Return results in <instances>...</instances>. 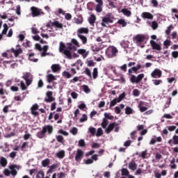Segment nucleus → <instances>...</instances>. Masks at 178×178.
Masks as SVG:
<instances>
[{
  "mask_svg": "<svg viewBox=\"0 0 178 178\" xmlns=\"http://www.w3.org/2000/svg\"><path fill=\"white\" fill-rule=\"evenodd\" d=\"M77 52L79 55H82L83 59H86L88 56V54H90L89 51H86L84 49H79Z\"/></svg>",
  "mask_w": 178,
  "mask_h": 178,
  "instance_id": "16",
  "label": "nucleus"
},
{
  "mask_svg": "<svg viewBox=\"0 0 178 178\" xmlns=\"http://www.w3.org/2000/svg\"><path fill=\"white\" fill-rule=\"evenodd\" d=\"M152 77L154 79H160L162 77V71L159 69H155L151 74Z\"/></svg>",
  "mask_w": 178,
  "mask_h": 178,
  "instance_id": "7",
  "label": "nucleus"
},
{
  "mask_svg": "<svg viewBox=\"0 0 178 178\" xmlns=\"http://www.w3.org/2000/svg\"><path fill=\"white\" fill-rule=\"evenodd\" d=\"M108 23H113V20H112L109 17H103L102 22V27H106V24H108Z\"/></svg>",
  "mask_w": 178,
  "mask_h": 178,
  "instance_id": "13",
  "label": "nucleus"
},
{
  "mask_svg": "<svg viewBox=\"0 0 178 178\" xmlns=\"http://www.w3.org/2000/svg\"><path fill=\"white\" fill-rule=\"evenodd\" d=\"M91 49L92 52H99L100 51L99 47H97V46H92Z\"/></svg>",
  "mask_w": 178,
  "mask_h": 178,
  "instance_id": "61",
  "label": "nucleus"
},
{
  "mask_svg": "<svg viewBox=\"0 0 178 178\" xmlns=\"http://www.w3.org/2000/svg\"><path fill=\"white\" fill-rule=\"evenodd\" d=\"M97 131V129L95 127H90L89 128V132L92 134V136H95V133Z\"/></svg>",
  "mask_w": 178,
  "mask_h": 178,
  "instance_id": "57",
  "label": "nucleus"
},
{
  "mask_svg": "<svg viewBox=\"0 0 178 178\" xmlns=\"http://www.w3.org/2000/svg\"><path fill=\"white\" fill-rule=\"evenodd\" d=\"M38 109V104H35L32 106L31 108V113L33 115V116H38V112L36 111Z\"/></svg>",
  "mask_w": 178,
  "mask_h": 178,
  "instance_id": "18",
  "label": "nucleus"
},
{
  "mask_svg": "<svg viewBox=\"0 0 178 178\" xmlns=\"http://www.w3.org/2000/svg\"><path fill=\"white\" fill-rule=\"evenodd\" d=\"M74 22L76 24H83V17L81 15H79V18H74Z\"/></svg>",
  "mask_w": 178,
  "mask_h": 178,
  "instance_id": "30",
  "label": "nucleus"
},
{
  "mask_svg": "<svg viewBox=\"0 0 178 178\" xmlns=\"http://www.w3.org/2000/svg\"><path fill=\"white\" fill-rule=\"evenodd\" d=\"M83 90L84 92H86V94H90V92H91V90L87 85L83 86Z\"/></svg>",
  "mask_w": 178,
  "mask_h": 178,
  "instance_id": "39",
  "label": "nucleus"
},
{
  "mask_svg": "<svg viewBox=\"0 0 178 178\" xmlns=\"http://www.w3.org/2000/svg\"><path fill=\"white\" fill-rule=\"evenodd\" d=\"M147 152H148L147 150H145L141 152V154H140V155H139V156H140V158H143V159H147Z\"/></svg>",
  "mask_w": 178,
  "mask_h": 178,
  "instance_id": "45",
  "label": "nucleus"
},
{
  "mask_svg": "<svg viewBox=\"0 0 178 178\" xmlns=\"http://www.w3.org/2000/svg\"><path fill=\"white\" fill-rule=\"evenodd\" d=\"M118 24H120L122 27H126V26H127V22H126V21H124L123 19H119L118 21Z\"/></svg>",
  "mask_w": 178,
  "mask_h": 178,
  "instance_id": "35",
  "label": "nucleus"
},
{
  "mask_svg": "<svg viewBox=\"0 0 178 178\" xmlns=\"http://www.w3.org/2000/svg\"><path fill=\"white\" fill-rule=\"evenodd\" d=\"M104 134V131H102V129L98 128L97 132L96 134L97 137H101Z\"/></svg>",
  "mask_w": 178,
  "mask_h": 178,
  "instance_id": "56",
  "label": "nucleus"
},
{
  "mask_svg": "<svg viewBox=\"0 0 178 178\" xmlns=\"http://www.w3.org/2000/svg\"><path fill=\"white\" fill-rule=\"evenodd\" d=\"M77 65L83 66V62H81V60H77L75 63L72 64L71 66L73 67L74 66H77Z\"/></svg>",
  "mask_w": 178,
  "mask_h": 178,
  "instance_id": "62",
  "label": "nucleus"
},
{
  "mask_svg": "<svg viewBox=\"0 0 178 178\" xmlns=\"http://www.w3.org/2000/svg\"><path fill=\"white\" fill-rule=\"evenodd\" d=\"M170 104H172V97H167V102L164 106V109H168V108L170 106Z\"/></svg>",
  "mask_w": 178,
  "mask_h": 178,
  "instance_id": "29",
  "label": "nucleus"
},
{
  "mask_svg": "<svg viewBox=\"0 0 178 178\" xmlns=\"http://www.w3.org/2000/svg\"><path fill=\"white\" fill-rule=\"evenodd\" d=\"M56 156L60 158V159H63L65 158V151L61 150L56 153Z\"/></svg>",
  "mask_w": 178,
  "mask_h": 178,
  "instance_id": "32",
  "label": "nucleus"
},
{
  "mask_svg": "<svg viewBox=\"0 0 178 178\" xmlns=\"http://www.w3.org/2000/svg\"><path fill=\"white\" fill-rule=\"evenodd\" d=\"M62 75L65 79H70L72 77V74L69 73V72H67V71H64L62 73Z\"/></svg>",
  "mask_w": 178,
  "mask_h": 178,
  "instance_id": "38",
  "label": "nucleus"
},
{
  "mask_svg": "<svg viewBox=\"0 0 178 178\" xmlns=\"http://www.w3.org/2000/svg\"><path fill=\"white\" fill-rule=\"evenodd\" d=\"M87 119H88L87 115L83 114L82 115V118H80L79 122H80V123H84V122H86Z\"/></svg>",
  "mask_w": 178,
  "mask_h": 178,
  "instance_id": "55",
  "label": "nucleus"
},
{
  "mask_svg": "<svg viewBox=\"0 0 178 178\" xmlns=\"http://www.w3.org/2000/svg\"><path fill=\"white\" fill-rule=\"evenodd\" d=\"M121 175L122 176H129L130 175V172H129V170H127V168H122L121 170Z\"/></svg>",
  "mask_w": 178,
  "mask_h": 178,
  "instance_id": "33",
  "label": "nucleus"
},
{
  "mask_svg": "<svg viewBox=\"0 0 178 178\" xmlns=\"http://www.w3.org/2000/svg\"><path fill=\"white\" fill-rule=\"evenodd\" d=\"M11 52L14 54L15 58H17L20 54H23V50L22 48L15 49V48H11Z\"/></svg>",
  "mask_w": 178,
  "mask_h": 178,
  "instance_id": "15",
  "label": "nucleus"
},
{
  "mask_svg": "<svg viewBox=\"0 0 178 178\" xmlns=\"http://www.w3.org/2000/svg\"><path fill=\"white\" fill-rule=\"evenodd\" d=\"M10 170V173L12 175V176H13V177H15V176L17 175V170H16V169H19V165H11L9 167Z\"/></svg>",
  "mask_w": 178,
  "mask_h": 178,
  "instance_id": "8",
  "label": "nucleus"
},
{
  "mask_svg": "<svg viewBox=\"0 0 178 178\" xmlns=\"http://www.w3.org/2000/svg\"><path fill=\"white\" fill-rule=\"evenodd\" d=\"M90 30L88 28L81 27L76 31V35H83L82 34H88Z\"/></svg>",
  "mask_w": 178,
  "mask_h": 178,
  "instance_id": "9",
  "label": "nucleus"
},
{
  "mask_svg": "<svg viewBox=\"0 0 178 178\" xmlns=\"http://www.w3.org/2000/svg\"><path fill=\"white\" fill-rule=\"evenodd\" d=\"M8 30H9V27L8 26L7 24H3V30L2 31V33L1 34H6V33H8Z\"/></svg>",
  "mask_w": 178,
  "mask_h": 178,
  "instance_id": "49",
  "label": "nucleus"
},
{
  "mask_svg": "<svg viewBox=\"0 0 178 178\" xmlns=\"http://www.w3.org/2000/svg\"><path fill=\"white\" fill-rule=\"evenodd\" d=\"M141 104H143V102H140V104L138 106L139 108V111L140 112H145V111H148V108L141 106Z\"/></svg>",
  "mask_w": 178,
  "mask_h": 178,
  "instance_id": "34",
  "label": "nucleus"
},
{
  "mask_svg": "<svg viewBox=\"0 0 178 178\" xmlns=\"http://www.w3.org/2000/svg\"><path fill=\"white\" fill-rule=\"evenodd\" d=\"M142 17L143 19H149V20H152V19H154V15L151 13L144 12L142 13Z\"/></svg>",
  "mask_w": 178,
  "mask_h": 178,
  "instance_id": "17",
  "label": "nucleus"
},
{
  "mask_svg": "<svg viewBox=\"0 0 178 178\" xmlns=\"http://www.w3.org/2000/svg\"><path fill=\"white\" fill-rule=\"evenodd\" d=\"M20 88L22 90V91H24V90H27V86H26V83H24V81H20Z\"/></svg>",
  "mask_w": 178,
  "mask_h": 178,
  "instance_id": "50",
  "label": "nucleus"
},
{
  "mask_svg": "<svg viewBox=\"0 0 178 178\" xmlns=\"http://www.w3.org/2000/svg\"><path fill=\"white\" fill-rule=\"evenodd\" d=\"M67 47H66L64 54L67 59H72V52L70 51H77V48H80L81 45L79 41L76 39L72 38L70 42L67 43Z\"/></svg>",
  "mask_w": 178,
  "mask_h": 178,
  "instance_id": "1",
  "label": "nucleus"
},
{
  "mask_svg": "<svg viewBox=\"0 0 178 178\" xmlns=\"http://www.w3.org/2000/svg\"><path fill=\"white\" fill-rule=\"evenodd\" d=\"M44 171H39L36 175V178H44Z\"/></svg>",
  "mask_w": 178,
  "mask_h": 178,
  "instance_id": "58",
  "label": "nucleus"
},
{
  "mask_svg": "<svg viewBox=\"0 0 178 178\" xmlns=\"http://www.w3.org/2000/svg\"><path fill=\"white\" fill-rule=\"evenodd\" d=\"M47 133L49 136H51L54 133V127L52 125H45L42 127V131L37 134V137L38 138H44L45 137V134Z\"/></svg>",
  "mask_w": 178,
  "mask_h": 178,
  "instance_id": "2",
  "label": "nucleus"
},
{
  "mask_svg": "<svg viewBox=\"0 0 178 178\" xmlns=\"http://www.w3.org/2000/svg\"><path fill=\"white\" fill-rule=\"evenodd\" d=\"M126 97V93L123 92L122 94L120 95L119 97L117 98L118 102H122L123 99H124V97Z\"/></svg>",
  "mask_w": 178,
  "mask_h": 178,
  "instance_id": "51",
  "label": "nucleus"
},
{
  "mask_svg": "<svg viewBox=\"0 0 178 178\" xmlns=\"http://www.w3.org/2000/svg\"><path fill=\"white\" fill-rule=\"evenodd\" d=\"M88 20L91 26H94L95 20H97V17H95L94 15H91Z\"/></svg>",
  "mask_w": 178,
  "mask_h": 178,
  "instance_id": "23",
  "label": "nucleus"
},
{
  "mask_svg": "<svg viewBox=\"0 0 178 178\" xmlns=\"http://www.w3.org/2000/svg\"><path fill=\"white\" fill-rule=\"evenodd\" d=\"M56 138L58 143H60L61 144H63V136L62 135H58L56 136Z\"/></svg>",
  "mask_w": 178,
  "mask_h": 178,
  "instance_id": "44",
  "label": "nucleus"
},
{
  "mask_svg": "<svg viewBox=\"0 0 178 178\" xmlns=\"http://www.w3.org/2000/svg\"><path fill=\"white\" fill-rule=\"evenodd\" d=\"M65 51H66V45L63 42H60L59 51L65 55Z\"/></svg>",
  "mask_w": 178,
  "mask_h": 178,
  "instance_id": "24",
  "label": "nucleus"
},
{
  "mask_svg": "<svg viewBox=\"0 0 178 178\" xmlns=\"http://www.w3.org/2000/svg\"><path fill=\"white\" fill-rule=\"evenodd\" d=\"M0 164L3 168H5L8 165V160L5 157H1L0 159Z\"/></svg>",
  "mask_w": 178,
  "mask_h": 178,
  "instance_id": "28",
  "label": "nucleus"
},
{
  "mask_svg": "<svg viewBox=\"0 0 178 178\" xmlns=\"http://www.w3.org/2000/svg\"><path fill=\"white\" fill-rule=\"evenodd\" d=\"M83 73L86 74V76H88L90 79L92 77V75L91 74V70H90L88 67H86L85 69V70L83 71Z\"/></svg>",
  "mask_w": 178,
  "mask_h": 178,
  "instance_id": "36",
  "label": "nucleus"
},
{
  "mask_svg": "<svg viewBox=\"0 0 178 178\" xmlns=\"http://www.w3.org/2000/svg\"><path fill=\"white\" fill-rule=\"evenodd\" d=\"M118 102H120L118 100V98H115L114 99H113L112 101H111V103H110V108H112L113 106H115V105H116V104Z\"/></svg>",
  "mask_w": 178,
  "mask_h": 178,
  "instance_id": "43",
  "label": "nucleus"
},
{
  "mask_svg": "<svg viewBox=\"0 0 178 178\" xmlns=\"http://www.w3.org/2000/svg\"><path fill=\"white\" fill-rule=\"evenodd\" d=\"M122 13L124 15V16H127V17H130L131 16V11L127 10V8H123L121 10Z\"/></svg>",
  "mask_w": 178,
  "mask_h": 178,
  "instance_id": "26",
  "label": "nucleus"
},
{
  "mask_svg": "<svg viewBox=\"0 0 178 178\" xmlns=\"http://www.w3.org/2000/svg\"><path fill=\"white\" fill-rule=\"evenodd\" d=\"M134 41H136V44H141V42H144V41H145V35H137L134 38Z\"/></svg>",
  "mask_w": 178,
  "mask_h": 178,
  "instance_id": "10",
  "label": "nucleus"
},
{
  "mask_svg": "<svg viewBox=\"0 0 178 178\" xmlns=\"http://www.w3.org/2000/svg\"><path fill=\"white\" fill-rule=\"evenodd\" d=\"M172 141H173L174 145H178V136L177 135H174L172 136Z\"/></svg>",
  "mask_w": 178,
  "mask_h": 178,
  "instance_id": "42",
  "label": "nucleus"
},
{
  "mask_svg": "<svg viewBox=\"0 0 178 178\" xmlns=\"http://www.w3.org/2000/svg\"><path fill=\"white\" fill-rule=\"evenodd\" d=\"M116 126H118V124L116 122L109 124L108 127L105 129V133H106V134H109L111 131H112L113 129L116 127Z\"/></svg>",
  "mask_w": 178,
  "mask_h": 178,
  "instance_id": "12",
  "label": "nucleus"
},
{
  "mask_svg": "<svg viewBox=\"0 0 178 178\" xmlns=\"http://www.w3.org/2000/svg\"><path fill=\"white\" fill-rule=\"evenodd\" d=\"M152 29L153 30H156L158 29V22H156V21H153L152 22Z\"/></svg>",
  "mask_w": 178,
  "mask_h": 178,
  "instance_id": "54",
  "label": "nucleus"
},
{
  "mask_svg": "<svg viewBox=\"0 0 178 178\" xmlns=\"http://www.w3.org/2000/svg\"><path fill=\"white\" fill-rule=\"evenodd\" d=\"M163 45L164 47H165L166 49L169 48V47H170V40H166L165 41H164Z\"/></svg>",
  "mask_w": 178,
  "mask_h": 178,
  "instance_id": "59",
  "label": "nucleus"
},
{
  "mask_svg": "<svg viewBox=\"0 0 178 178\" xmlns=\"http://www.w3.org/2000/svg\"><path fill=\"white\" fill-rule=\"evenodd\" d=\"M144 79V74H140L137 76L136 75L132 74L130 78V81L133 84H138V83L141 82Z\"/></svg>",
  "mask_w": 178,
  "mask_h": 178,
  "instance_id": "5",
  "label": "nucleus"
},
{
  "mask_svg": "<svg viewBox=\"0 0 178 178\" xmlns=\"http://www.w3.org/2000/svg\"><path fill=\"white\" fill-rule=\"evenodd\" d=\"M78 145L79 147H86V141H84V139L79 140Z\"/></svg>",
  "mask_w": 178,
  "mask_h": 178,
  "instance_id": "47",
  "label": "nucleus"
},
{
  "mask_svg": "<svg viewBox=\"0 0 178 178\" xmlns=\"http://www.w3.org/2000/svg\"><path fill=\"white\" fill-rule=\"evenodd\" d=\"M35 54L34 53H31L29 55V60H31V62H38V58H34V56Z\"/></svg>",
  "mask_w": 178,
  "mask_h": 178,
  "instance_id": "31",
  "label": "nucleus"
},
{
  "mask_svg": "<svg viewBox=\"0 0 178 178\" xmlns=\"http://www.w3.org/2000/svg\"><path fill=\"white\" fill-rule=\"evenodd\" d=\"M150 44L152 47V49H156L157 51H161V49H162L161 44L156 43L154 40H150Z\"/></svg>",
  "mask_w": 178,
  "mask_h": 178,
  "instance_id": "14",
  "label": "nucleus"
},
{
  "mask_svg": "<svg viewBox=\"0 0 178 178\" xmlns=\"http://www.w3.org/2000/svg\"><path fill=\"white\" fill-rule=\"evenodd\" d=\"M171 55H172V58H174L175 59H177V58H178V51H172Z\"/></svg>",
  "mask_w": 178,
  "mask_h": 178,
  "instance_id": "64",
  "label": "nucleus"
},
{
  "mask_svg": "<svg viewBox=\"0 0 178 178\" xmlns=\"http://www.w3.org/2000/svg\"><path fill=\"white\" fill-rule=\"evenodd\" d=\"M70 133H72V134H73L74 136H76V134H77V128L76 127H73L70 131Z\"/></svg>",
  "mask_w": 178,
  "mask_h": 178,
  "instance_id": "63",
  "label": "nucleus"
},
{
  "mask_svg": "<svg viewBox=\"0 0 178 178\" xmlns=\"http://www.w3.org/2000/svg\"><path fill=\"white\" fill-rule=\"evenodd\" d=\"M53 73L60 72V65L59 64H53L51 67Z\"/></svg>",
  "mask_w": 178,
  "mask_h": 178,
  "instance_id": "19",
  "label": "nucleus"
},
{
  "mask_svg": "<svg viewBox=\"0 0 178 178\" xmlns=\"http://www.w3.org/2000/svg\"><path fill=\"white\" fill-rule=\"evenodd\" d=\"M51 24L53 27H56V29H63V24L59 23L58 21H54V22H51Z\"/></svg>",
  "mask_w": 178,
  "mask_h": 178,
  "instance_id": "20",
  "label": "nucleus"
},
{
  "mask_svg": "<svg viewBox=\"0 0 178 178\" xmlns=\"http://www.w3.org/2000/svg\"><path fill=\"white\" fill-rule=\"evenodd\" d=\"M118 50L116 47L112 46L108 47L106 50V56H108V58H113L115 56H116V54H118Z\"/></svg>",
  "mask_w": 178,
  "mask_h": 178,
  "instance_id": "4",
  "label": "nucleus"
},
{
  "mask_svg": "<svg viewBox=\"0 0 178 178\" xmlns=\"http://www.w3.org/2000/svg\"><path fill=\"white\" fill-rule=\"evenodd\" d=\"M172 28H173V25L172 24L170 25L167 28V30L165 31V34H167V35H169V34H170V30H172Z\"/></svg>",
  "mask_w": 178,
  "mask_h": 178,
  "instance_id": "60",
  "label": "nucleus"
},
{
  "mask_svg": "<svg viewBox=\"0 0 178 178\" xmlns=\"http://www.w3.org/2000/svg\"><path fill=\"white\" fill-rule=\"evenodd\" d=\"M22 79H24V80H29L30 79H33V75L30 72H25L22 76Z\"/></svg>",
  "mask_w": 178,
  "mask_h": 178,
  "instance_id": "27",
  "label": "nucleus"
},
{
  "mask_svg": "<svg viewBox=\"0 0 178 178\" xmlns=\"http://www.w3.org/2000/svg\"><path fill=\"white\" fill-rule=\"evenodd\" d=\"M92 77H93L94 80H95V79H97L98 77V68L95 67L93 69Z\"/></svg>",
  "mask_w": 178,
  "mask_h": 178,
  "instance_id": "37",
  "label": "nucleus"
},
{
  "mask_svg": "<svg viewBox=\"0 0 178 178\" xmlns=\"http://www.w3.org/2000/svg\"><path fill=\"white\" fill-rule=\"evenodd\" d=\"M129 169H130V170H136L137 169V163H136V161H131L129 163Z\"/></svg>",
  "mask_w": 178,
  "mask_h": 178,
  "instance_id": "22",
  "label": "nucleus"
},
{
  "mask_svg": "<svg viewBox=\"0 0 178 178\" xmlns=\"http://www.w3.org/2000/svg\"><path fill=\"white\" fill-rule=\"evenodd\" d=\"M87 65L89 67H92L95 66V62H94L92 60H90L87 62Z\"/></svg>",
  "mask_w": 178,
  "mask_h": 178,
  "instance_id": "53",
  "label": "nucleus"
},
{
  "mask_svg": "<svg viewBox=\"0 0 178 178\" xmlns=\"http://www.w3.org/2000/svg\"><path fill=\"white\" fill-rule=\"evenodd\" d=\"M152 81L154 86H159V84H162V80L161 79H153Z\"/></svg>",
  "mask_w": 178,
  "mask_h": 178,
  "instance_id": "52",
  "label": "nucleus"
},
{
  "mask_svg": "<svg viewBox=\"0 0 178 178\" xmlns=\"http://www.w3.org/2000/svg\"><path fill=\"white\" fill-rule=\"evenodd\" d=\"M125 113L126 115H131V113H133V109L129 106H127L125 108Z\"/></svg>",
  "mask_w": 178,
  "mask_h": 178,
  "instance_id": "41",
  "label": "nucleus"
},
{
  "mask_svg": "<svg viewBox=\"0 0 178 178\" xmlns=\"http://www.w3.org/2000/svg\"><path fill=\"white\" fill-rule=\"evenodd\" d=\"M78 38H79V40H81L82 44L83 45H86V44H87L88 40L87 39V37L83 35H77Z\"/></svg>",
  "mask_w": 178,
  "mask_h": 178,
  "instance_id": "21",
  "label": "nucleus"
},
{
  "mask_svg": "<svg viewBox=\"0 0 178 178\" xmlns=\"http://www.w3.org/2000/svg\"><path fill=\"white\" fill-rule=\"evenodd\" d=\"M46 95L47 98L44 99V102L49 103V102H54V101H55L54 97L52 96V92L48 91L46 93Z\"/></svg>",
  "mask_w": 178,
  "mask_h": 178,
  "instance_id": "11",
  "label": "nucleus"
},
{
  "mask_svg": "<svg viewBox=\"0 0 178 178\" xmlns=\"http://www.w3.org/2000/svg\"><path fill=\"white\" fill-rule=\"evenodd\" d=\"M47 82L48 83H52V81L56 80V78L52 74H47Z\"/></svg>",
  "mask_w": 178,
  "mask_h": 178,
  "instance_id": "25",
  "label": "nucleus"
},
{
  "mask_svg": "<svg viewBox=\"0 0 178 178\" xmlns=\"http://www.w3.org/2000/svg\"><path fill=\"white\" fill-rule=\"evenodd\" d=\"M31 15L32 17H38V16L44 15V11H42V10L35 6H32L31 8Z\"/></svg>",
  "mask_w": 178,
  "mask_h": 178,
  "instance_id": "3",
  "label": "nucleus"
},
{
  "mask_svg": "<svg viewBox=\"0 0 178 178\" xmlns=\"http://www.w3.org/2000/svg\"><path fill=\"white\" fill-rule=\"evenodd\" d=\"M83 156H84V152L80 149H78L75 156V161L76 162H80V161L83 159Z\"/></svg>",
  "mask_w": 178,
  "mask_h": 178,
  "instance_id": "6",
  "label": "nucleus"
},
{
  "mask_svg": "<svg viewBox=\"0 0 178 178\" xmlns=\"http://www.w3.org/2000/svg\"><path fill=\"white\" fill-rule=\"evenodd\" d=\"M108 123H109V122L108 121V120H106V118H104L103 122L102 123V127L103 129H106V126H108Z\"/></svg>",
  "mask_w": 178,
  "mask_h": 178,
  "instance_id": "40",
  "label": "nucleus"
},
{
  "mask_svg": "<svg viewBox=\"0 0 178 178\" xmlns=\"http://www.w3.org/2000/svg\"><path fill=\"white\" fill-rule=\"evenodd\" d=\"M48 165H49V159H44L42 161V165L44 168H46V166H48Z\"/></svg>",
  "mask_w": 178,
  "mask_h": 178,
  "instance_id": "46",
  "label": "nucleus"
},
{
  "mask_svg": "<svg viewBox=\"0 0 178 178\" xmlns=\"http://www.w3.org/2000/svg\"><path fill=\"white\" fill-rule=\"evenodd\" d=\"M140 94H141V92L138 89H134L133 90V95L134 97H139Z\"/></svg>",
  "mask_w": 178,
  "mask_h": 178,
  "instance_id": "48",
  "label": "nucleus"
}]
</instances>
